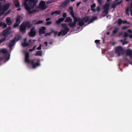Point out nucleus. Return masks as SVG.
Here are the masks:
<instances>
[{"instance_id": "f257e3e1", "label": "nucleus", "mask_w": 132, "mask_h": 132, "mask_svg": "<svg viewBox=\"0 0 132 132\" xmlns=\"http://www.w3.org/2000/svg\"><path fill=\"white\" fill-rule=\"evenodd\" d=\"M31 26V24L29 21L22 23L20 27V31L22 33L24 34L26 32V28H29Z\"/></svg>"}, {"instance_id": "f03ea898", "label": "nucleus", "mask_w": 132, "mask_h": 132, "mask_svg": "<svg viewBox=\"0 0 132 132\" xmlns=\"http://www.w3.org/2000/svg\"><path fill=\"white\" fill-rule=\"evenodd\" d=\"M61 25L63 29L58 33V36H60L61 35L64 36L70 31V29L67 27V25L65 24H62Z\"/></svg>"}, {"instance_id": "7ed1b4c3", "label": "nucleus", "mask_w": 132, "mask_h": 132, "mask_svg": "<svg viewBox=\"0 0 132 132\" xmlns=\"http://www.w3.org/2000/svg\"><path fill=\"white\" fill-rule=\"evenodd\" d=\"M123 51L124 50L121 46H118L116 47L115 49V52L118 56L123 55Z\"/></svg>"}, {"instance_id": "20e7f679", "label": "nucleus", "mask_w": 132, "mask_h": 132, "mask_svg": "<svg viewBox=\"0 0 132 132\" xmlns=\"http://www.w3.org/2000/svg\"><path fill=\"white\" fill-rule=\"evenodd\" d=\"M110 4L109 3H106L104 5L103 8L104 10L103 12V13L105 14L104 15H103V16L104 17L106 16L108 13L109 10V9Z\"/></svg>"}, {"instance_id": "39448f33", "label": "nucleus", "mask_w": 132, "mask_h": 132, "mask_svg": "<svg viewBox=\"0 0 132 132\" xmlns=\"http://www.w3.org/2000/svg\"><path fill=\"white\" fill-rule=\"evenodd\" d=\"M23 5L25 9L28 11V14H31L35 12L34 10H31V8L28 6L26 2H23Z\"/></svg>"}, {"instance_id": "423d86ee", "label": "nucleus", "mask_w": 132, "mask_h": 132, "mask_svg": "<svg viewBox=\"0 0 132 132\" xmlns=\"http://www.w3.org/2000/svg\"><path fill=\"white\" fill-rule=\"evenodd\" d=\"M28 1V5L32 8L36 6L38 2L37 0H29Z\"/></svg>"}, {"instance_id": "0eeeda50", "label": "nucleus", "mask_w": 132, "mask_h": 132, "mask_svg": "<svg viewBox=\"0 0 132 132\" xmlns=\"http://www.w3.org/2000/svg\"><path fill=\"white\" fill-rule=\"evenodd\" d=\"M37 62L35 63L34 60H31V61L29 63H31V65L33 68H35L36 67L39 66L40 65L39 59L37 60Z\"/></svg>"}, {"instance_id": "6e6552de", "label": "nucleus", "mask_w": 132, "mask_h": 132, "mask_svg": "<svg viewBox=\"0 0 132 132\" xmlns=\"http://www.w3.org/2000/svg\"><path fill=\"white\" fill-rule=\"evenodd\" d=\"M28 35L29 36L31 37H34L36 35L35 28L34 27H33L30 29Z\"/></svg>"}, {"instance_id": "1a4fd4ad", "label": "nucleus", "mask_w": 132, "mask_h": 132, "mask_svg": "<svg viewBox=\"0 0 132 132\" xmlns=\"http://www.w3.org/2000/svg\"><path fill=\"white\" fill-rule=\"evenodd\" d=\"M38 8L42 9H45L46 7V2L43 1H41L40 3L39 6L38 7Z\"/></svg>"}, {"instance_id": "9d476101", "label": "nucleus", "mask_w": 132, "mask_h": 132, "mask_svg": "<svg viewBox=\"0 0 132 132\" xmlns=\"http://www.w3.org/2000/svg\"><path fill=\"white\" fill-rule=\"evenodd\" d=\"M29 53L26 52L25 54V61L27 63H29L31 60H30L29 59Z\"/></svg>"}, {"instance_id": "9b49d317", "label": "nucleus", "mask_w": 132, "mask_h": 132, "mask_svg": "<svg viewBox=\"0 0 132 132\" xmlns=\"http://www.w3.org/2000/svg\"><path fill=\"white\" fill-rule=\"evenodd\" d=\"M125 53L127 56H129L130 58L132 57V50L127 49L125 51Z\"/></svg>"}, {"instance_id": "f8f14e48", "label": "nucleus", "mask_w": 132, "mask_h": 132, "mask_svg": "<svg viewBox=\"0 0 132 132\" xmlns=\"http://www.w3.org/2000/svg\"><path fill=\"white\" fill-rule=\"evenodd\" d=\"M46 30V28L44 27H42L39 29V35L42 34H44L45 33V31Z\"/></svg>"}, {"instance_id": "ddd939ff", "label": "nucleus", "mask_w": 132, "mask_h": 132, "mask_svg": "<svg viewBox=\"0 0 132 132\" xmlns=\"http://www.w3.org/2000/svg\"><path fill=\"white\" fill-rule=\"evenodd\" d=\"M70 2V0H66L64 1L60 5L61 7L63 8L65 7Z\"/></svg>"}, {"instance_id": "4468645a", "label": "nucleus", "mask_w": 132, "mask_h": 132, "mask_svg": "<svg viewBox=\"0 0 132 132\" xmlns=\"http://www.w3.org/2000/svg\"><path fill=\"white\" fill-rule=\"evenodd\" d=\"M6 22L7 24L8 25H11L12 23L11 18L9 17H8L6 18Z\"/></svg>"}, {"instance_id": "2eb2a0df", "label": "nucleus", "mask_w": 132, "mask_h": 132, "mask_svg": "<svg viewBox=\"0 0 132 132\" xmlns=\"http://www.w3.org/2000/svg\"><path fill=\"white\" fill-rule=\"evenodd\" d=\"M10 6V4L9 3H7L4 6L3 9V11L4 12H5L7 11L9 8Z\"/></svg>"}, {"instance_id": "dca6fc26", "label": "nucleus", "mask_w": 132, "mask_h": 132, "mask_svg": "<svg viewBox=\"0 0 132 132\" xmlns=\"http://www.w3.org/2000/svg\"><path fill=\"white\" fill-rule=\"evenodd\" d=\"M89 16H86L82 18V19L84 23H86L89 20Z\"/></svg>"}, {"instance_id": "f3484780", "label": "nucleus", "mask_w": 132, "mask_h": 132, "mask_svg": "<svg viewBox=\"0 0 132 132\" xmlns=\"http://www.w3.org/2000/svg\"><path fill=\"white\" fill-rule=\"evenodd\" d=\"M122 0H121V1L118 2V3H115L112 4L111 5L112 7L114 9L115 8H116V6L117 5L120 4L121 3V2H122Z\"/></svg>"}, {"instance_id": "a211bd4d", "label": "nucleus", "mask_w": 132, "mask_h": 132, "mask_svg": "<svg viewBox=\"0 0 132 132\" xmlns=\"http://www.w3.org/2000/svg\"><path fill=\"white\" fill-rule=\"evenodd\" d=\"M15 42V40H11L10 42L8 45V46L10 48H12L14 45Z\"/></svg>"}, {"instance_id": "6ab92c4d", "label": "nucleus", "mask_w": 132, "mask_h": 132, "mask_svg": "<svg viewBox=\"0 0 132 132\" xmlns=\"http://www.w3.org/2000/svg\"><path fill=\"white\" fill-rule=\"evenodd\" d=\"M69 9L71 10V11L70 12V13L71 14L72 16L73 19L74 20V13L73 12V8L72 7H69Z\"/></svg>"}, {"instance_id": "aec40b11", "label": "nucleus", "mask_w": 132, "mask_h": 132, "mask_svg": "<svg viewBox=\"0 0 132 132\" xmlns=\"http://www.w3.org/2000/svg\"><path fill=\"white\" fill-rule=\"evenodd\" d=\"M84 22L81 19L78 22V24L80 26H82L84 25Z\"/></svg>"}, {"instance_id": "412c9836", "label": "nucleus", "mask_w": 132, "mask_h": 132, "mask_svg": "<svg viewBox=\"0 0 132 132\" xmlns=\"http://www.w3.org/2000/svg\"><path fill=\"white\" fill-rule=\"evenodd\" d=\"M61 12L60 11L57 10L54 12H52L51 15H53L54 14H56L59 15L61 13Z\"/></svg>"}, {"instance_id": "4be33fe9", "label": "nucleus", "mask_w": 132, "mask_h": 132, "mask_svg": "<svg viewBox=\"0 0 132 132\" xmlns=\"http://www.w3.org/2000/svg\"><path fill=\"white\" fill-rule=\"evenodd\" d=\"M21 19V16L20 15L18 16L16 20V22L20 24V23Z\"/></svg>"}, {"instance_id": "5701e85b", "label": "nucleus", "mask_w": 132, "mask_h": 132, "mask_svg": "<svg viewBox=\"0 0 132 132\" xmlns=\"http://www.w3.org/2000/svg\"><path fill=\"white\" fill-rule=\"evenodd\" d=\"M36 53L35 55L36 56H41L42 55V51H36Z\"/></svg>"}, {"instance_id": "b1692460", "label": "nucleus", "mask_w": 132, "mask_h": 132, "mask_svg": "<svg viewBox=\"0 0 132 132\" xmlns=\"http://www.w3.org/2000/svg\"><path fill=\"white\" fill-rule=\"evenodd\" d=\"M64 20L62 18H60L58 19L57 21H56V24H59L61 22L63 21Z\"/></svg>"}, {"instance_id": "393cba45", "label": "nucleus", "mask_w": 132, "mask_h": 132, "mask_svg": "<svg viewBox=\"0 0 132 132\" xmlns=\"http://www.w3.org/2000/svg\"><path fill=\"white\" fill-rule=\"evenodd\" d=\"M97 19V17L96 16H94L90 20V21L88 22V24H89L90 23L92 22L94 20Z\"/></svg>"}, {"instance_id": "a878e982", "label": "nucleus", "mask_w": 132, "mask_h": 132, "mask_svg": "<svg viewBox=\"0 0 132 132\" xmlns=\"http://www.w3.org/2000/svg\"><path fill=\"white\" fill-rule=\"evenodd\" d=\"M9 32L5 29L3 32V35L4 36H5L6 35H8L9 34Z\"/></svg>"}, {"instance_id": "bb28decb", "label": "nucleus", "mask_w": 132, "mask_h": 132, "mask_svg": "<svg viewBox=\"0 0 132 132\" xmlns=\"http://www.w3.org/2000/svg\"><path fill=\"white\" fill-rule=\"evenodd\" d=\"M72 19L70 17H67L66 19L64 21L65 22H71L72 21Z\"/></svg>"}, {"instance_id": "cd10ccee", "label": "nucleus", "mask_w": 132, "mask_h": 132, "mask_svg": "<svg viewBox=\"0 0 132 132\" xmlns=\"http://www.w3.org/2000/svg\"><path fill=\"white\" fill-rule=\"evenodd\" d=\"M119 28H116L114 30H113L112 32V36L114 35L115 34H117Z\"/></svg>"}, {"instance_id": "c85d7f7f", "label": "nucleus", "mask_w": 132, "mask_h": 132, "mask_svg": "<svg viewBox=\"0 0 132 132\" xmlns=\"http://www.w3.org/2000/svg\"><path fill=\"white\" fill-rule=\"evenodd\" d=\"M22 45L24 47H26L29 46L30 45V44L29 43H26V42H24L22 44Z\"/></svg>"}, {"instance_id": "c756f323", "label": "nucleus", "mask_w": 132, "mask_h": 132, "mask_svg": "<svg viewBox=\"0 0 132 132\" xmlns=\"http://www.w3.org/2000/svg\"><path fill=\"white\" fill-rule=\"evenodd\" d=\"M68 25L70 26L71 28L73 27H74V21L73 22L70 23Z\"/></svg>"}, {"instance_id": "7c9ffc66", "label": "nucleus", "mask_w": 132, "mask_h": 132, "mask_svg": "<svg viewBox=\"0 0 132 132\" xmlns=\"http://www.w3.org/2000/svg\"><path fill=\"white\" fill-rule=\"evenodd\" d=\"M122 23V21L121 19L119 18L118 19V23L119 25L120 26L121 24Z\"/></svg>"}, {"instance_id": "2f4dec72", "label": "nucleus", "mask_w": 132, "mask_h": 132, "mask_svg": "<svg viewBox=\"0 0 132 132\" xmlns=\"http://www.w3.org/2000/svg\"><path fill=\"white\" fill-rule=\"evenodd\" d=\"M131 10V8H127L126 9V14L129 15V11H130V10Z\"/></svg>"}, {"instance_id": "473e14b6", "label": "nucleus", "mask_w": 132, "mask_h": 132, "mask_svg": "<svg viewBox=\"0 0 132 132\" xmlns=\"http://www.w3.org/2000/svg\"><path fill=\"white\" fill-rule=\"evenodd\" d=\"M15 3V6L16 7H20V5L19 2H18Z\"/></svg>"}, {"instance_id": "72a5a7b5", "label": "nucleus", "mask_w": 132, "mask_h": 132, "mask_svg": "<svg viewBox=\"0 0 132 132\" xmlns=\"http://www.w3.org/2000/svg\"><path fill=\"white\" fill-rule=\"evenodd\" d=\"M43 22V21H42L39 20L37 21L35 23V24H40L42 23Z\"/></svg>"}, {"instance_id": "f704fd0d", "label": "nucleus", "mask_w": 132, "mask_h": 132, "mask_svg": "<svg viewBox=\"0 0 132 132\" xmlns=\"http://www.w3.org/2000/svg\"><path fill=\"white\" fill-rule=\"evenodd\" d=\"M19 23L16 22V23H14V24L13 27L14 28H16L19 26Z\"/></svg>"}, {"instance_id": "c9c22d12", "label": "nucleus", "mask_w": 132, "mask_h": 132, "mask_svg": "<svg viewBox=\"0 0 132 132\" xmlns=\"http://www.w3.org/2000/svg\"><path fill=\"white\" fill-rule=\"evenodd\" d=\"M2 26L3 28H5L7 27V26L6 24L4 23H2Z\"/></svg>"}, {"instance_id": "e433bc0d", "label": "nucleus", "mask_w": 132, "mask_h": 132, "mask_svg": "<svg viewBox=\"0 0 132 132\" xmlns=\"http://www.w3.org/2000/svg\"><path fill=\"white\" fill-rule=\"evenodd\" d=\"M129 35L126 32L124 33L123 37H126L129 36Z\"/></svg>"}, {"instance_id": "4c0bfd02", "label": "nucleus", "mask_w": 132, "mask_h": 132, "mask_svg": "<svg viewBox=\"0 0 132 132\" xmlns=\"http://www.w3.org/2000/svg\"><path fill=\"white\" fill-rule=\"evenodd\" d=\"M52 22L51 21H47L46 23V24L47 25H49L52 24Z\"/></svg>"}, {"instance_id": "58836bf2", "label": "nucleus", "mask_w": 132, "mask_h": 132, "mask_svg": "<svg viewBox=\"0 0 132 132\" xmlns=\"http://www.w3.org/2000/svg\"><path fill=\"white\" fill-rule=\"evenodd\" d=\"M62 16L63 17V18L64 20L67 16L66 13H64L62 14Z\"/></svg>"}, {"instance_id": "ea45409f", "label": "nucleus", "mask_w": 132, "mask_h": 132, "mask_svg": "<svg viewBox=\"0 0 132 132\" xmlns=\"http://www.w3.org/2000/svg\"><path fill=\"white\" fill-rule=\"evenodd\" d=\"M19 38L18 36H15V37L14 39L13 40H15V42L16 41V40H17L18 41L19 39Z\"/></svg>"}, {"instance_id": "a19ab883", "label": "nucleus", "mask_w": 132, "mask_h": 132, "mask_svg": "<svg viewBox=\"0 0 132 132\" xmlns=\"http://www.w3.org/2000/svg\"><path fill=\"white\" fill-rule=\"evenodd\" d=\"M3 11L1 7L0 6V15H1L3 13Z\"/></svg>"}, {"instance_id": "79ce46f5", "label": "nucleus", "mask_w": 132, "mask_h": 132, "mask_svg": "<svg viewBox=\"0 0 132 132\" xmlns=\"http://www.w3.org/2000/svg\"><path fill=\"white\" fill-rule=\"evenodd\" d=\"M124 60L127 61V62H128L130 64H131L132 65V62H130V61L128 59H127V58H125V59Z\"/></svg>"}, {"instance_id": "37998d69", "label": "nucleus", "mask_w": 132, "mask_h": 132, "mask_svg": "<svg viewBox=\"0 0 132 132\" xmlns=\"http://www.w3.org/2000/svg\"><path fill=\"white\" fill-rule=\"evenodd\" d=\"M95 42L96 44H99L100 43V40H95Z\"/></svg>"}, {"instance_id": "c03bdc74", "label": "nucleus", "mask_w": 132, "mask_h": 132, "mask_svg": "<svg viewBox=\"0 0 132 132\" xmlns=\"http://www.w3.org/2000/svg\"><path fill=\"white\" fill-rule=\"evenodd\" d=\"M96 6V4H93L91 6V9H94Z\"/></svg>"}, {"instance_id": "a18cd8bd", "label": "nucleus", "mask_w": 132, "mask_h": 132, "mask_svg": "<svg viewBox=\"0 0 132 132\" xmlns=\"http://www.w3.org/2000/svg\"><path fill=\"white\" fill-rule=\"evenodd\" d=\"M42 45L41 44H40L39 47L37 48L36 49L38 50H40L41 49Z\"/></svg>"}, {"instance_id": "49530a36", "label": "nucleus", "mask_w": 132, "mask_h": 132, "mask_svg": "<svg viewBox=\"0 0 132 132\" xmlns=\"http://www.w3.org/2000/svg\"><path fill=\"white\" fill-rule=\"evenodd\" d=\"M6 40V38H2L0 40V41L1 42V43L3 42H4Z\"/></svg>"}, {"instance_id": "de8ad7c7", "label": "nucleus", "mask_w": 132, "mask_h": 132, "mask_svg": "<svg viewBox=\"0 0 132 132\" xmlns=\"http://www.w3.org/2000/svg\"><path fill=\"white\" fill-rule=\"evenodd\" d=\"M122 23L123 24L126 23L127 24H130L129 22H128L126 20L122 21Z\"/></svg>"}, {"instance_id": "09e8293b", "label": "nucleus", "mask_w": 132, "mask_h": 132, "mask_svg": "<svg viewBox=\"0 0 132 132\" xmlns=\"http://www.w3.org/2000/svg\"><path fill=\"white\" fill-rule=\"evenodd\" d=\"M51 35V33L50 32H47L46 33L45 35V36H50Z\"/></svg>"}, {"instance_id": "8fccbe9b", "label": "nucleus", "mask_w": 132, "mask_h": 132, "mask_svg": "<svg viewBox=\"0 0 132 132\" xmlns=\"http://www.w3.org/2000/svg\"><path fill=\"white\" fill-rule=\"evenodd\" d=\"M11 27H9L6 30H7L9 32L11 30Z\"/></svg>"}, {"instance_id": "3c124183", "label": "nucleus", "mask_w": 132, "mask_h": 132, "mask_svg": "<svg viewBox=\"0 0 132 132\" xmlns=\"http://www.w3.org/2000/svg\"><path fill=\"white\" fill-rule=\"evenodd\" d=\"M98 3L100 4H102V0H97Z\"/></svg>"}, {"instance_id": "603ef678", "label": "nucleus", "mask_w": 132, "mask_h": 132, "mask_svg": "<svg viewBox=\"0 0 132 132\" xmlns=\"http://www.w3.org/2000/svg\"><path fill=\"white\" fill-rule=\"evenodd\" d=\"M129 43L128 42L124 41V42L123 43L122 45H124L125 44H128Z\"/></svg>"}, {"instance_id": "864d4df0", "label": "nucleus", "mask_w": 132, "mask_h": 132, "mask_svg": "<svg viewBox=\"0 0 132 132\" xmlns=\"http://www.w3.org/2000/svg\"><path fill=\"white\" fill-rule=\"evenodd\" d=\"M128 27L127 26H123L122 27V29H126L128 28Z\"/></svg>"}, {"instance_id": "5fc2aeb1", "label": "nucleus", "mask_w": 132, "mask_h": 132, "mask_svg": "<svg viewBox=\"0 0 132 132\" xmlns=\"http://www.w3.org/2000/svg\"><path fill=\"white\" fill-rule=\"evenodd\" d=\"M58 33L56 31H55V32L54 33V36L55 37L56 36L58 35Z\"/></svg>"}, {"instance_id": "6e6d98bb", "label": "nucleus", "mask_w": 132, "mask_h": 132, "mask_svg": "<svg viewBox=\"0 0 132 132\" xmlns=\"http://www.w3.org/2000/svg\"><path fill=\"white\" fill-rule=\"evenodd\" d=\"M56 31H55V30H52L51 31V34L52 33L54 34Z\"/></svg>"}, {"instance_id": "4d7b16f0", "label": "nucleus", "mask_w": 132, "mask_h": 132, "mask_svg": "<svg viewBox=\"0 0 132 132\" xmlns=\"http://www.w3.org/2000/svg\"><path fill=\"white\" fill-rule=\"evenodd\" d=\"M77 18L75 16V26H76V22L77 21Z\"/></svg>"}, {"instance_id": "13d9d810", "label": "nucleus", "mask_w": 132, "mask_h": 132, "mask_svg": "<svg viewBox=\"0 0 132 132\" xmlns=\"http://www.w3.org/2000/svg\"><path fill=\"white\" fill-rule=\"evenodd\" d=\"M81 3V2H79L78 3H77V4H76L77 6H79V5Z\"/></svg>"}, {"instance_id": "bf43d9fd", "label": "nucleus", "mask_w": 132, "mask_h": 132, "mask_svg": "<svg viewBox=\"0 0 132 132\" xmlns=\"http://www.w3.org/2000/svg\"><path fill=\"white\" fill-rule=\"evenodd\" d=\"M96 10L97 11H99L100 10V8L99 7H98L96 8Z\"/></svg>"}, {"instance_id": "052dcab7", "label": "nucleus", "mask_w": 132, "mask_h": 132, "mask_svg": "<svg viewBox=\"0 0 132 132\" xmlns=\"http://www.w3.org/2000/svg\"><path fill=\"white\" fill-rule=\"evenodd\" d=\"M34 51L32 49H30L28 51L30 52H32Z\"/></svg>"}, {"instance_id": "680f3d73", "label": "nucleus", "mask_w": 132, "mask_h": 132, "mask_svg": "<svg viewBox=\"0 0 132 132\" xmlns=\"http://www.w3.org/2000/svg\"><path fill=\"white\" fill-rule=\"evenodd\" d=\"M51 20V19L50 18H47V19H46V21H48L50 20Z\"/></svg>"}, {"instance_id": "e2e57ef3", "label": "nucleus", "mask_w": 132, "mask_h": 132, "mask_svg": "<svg viewBox=\"0 0 132 132\" xmlns=\"http://www.w3.org/2000/svg\"><path fill=\"white\" fill-rule=\"evenodd\" d=\"M126 40V39L125 38L123 40L122 39L120 41L121 42H122L123 43V42H124V41H125V40Z\"/></svg>"}, {"instance_id": "0e129e2a", "label": "nucleus", "mask_w": 132, "mask_h": 132, "mask_svg": "<svg viewBox=\"0 0 132 132\" xmlns=\"http://www.w3.org/2000/svg\"><path fill=\"white\" fill-rule=\"evenodd\" d=\"M128 32L130 33H131L132 32V31L131 29H129L128 30Z\"/></svg>"}, {"instance_id": "69168bd1", "label": "nucleus", "mask_w": 132, "mask_h": 132, "mask_svg": "<svg viewBox=\"0 0 132 132\" xmlns=\"http://www.w3.org/2000/svg\"><path fill=\"white\" fill-rule=\"evenodd\" d=\"M13 1L14 3H16L19 2L18 0H13Z\"/></svg>"}, {"instance_id": "338daca9", "label": "nucleus", "mask_w": 132, "mask_h": 132, "mask_svg": "<svg viewBox=\"0 0 132 132\" xmlns=\"http://www.w3.org/2000/svg\"><path fill=\"white\" fill-rule=\"evenodd\" d=\"M44 44H45L46 45V46H47V44H48L47 42H45Z\"/></svg>"}, {"instance_id": "774afa93", "label": "nucleus", "mask_w": 132, "mask_h": 132, "mask_svg": "<svg viewBox=\"0 0 132 132\" xmlns=\"http://www.w3.org/2000/svg\"><path fill=\"white\" fill-rule=\"evenodd\" d=\"M129 8H131V9H132V2H131V6Z\"/></svg>"}]
</instances>
